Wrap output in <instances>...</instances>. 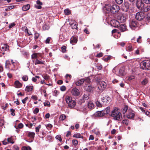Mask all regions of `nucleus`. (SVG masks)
Here are the masks:
<instances>
[{
    "mask_svg": "<svg viewBox=\"0 0 150 150\" xmlns=\"http://www.w3.org/2000/svg\"><path fill=\"white\" fill-rule=\"evenodd\" d=\"M111 116L115 120L119 121L122 119L121 113L116 109H115L112 111Z\"/></svg>",
    "mask_w": 150,
    "mask_h": 150,
    "instance_id": "nucleus-1",
    "label": "nucleus"
},
{
    "mask_svg": "<svg viewBox=\"0 0 150 150\" xmlns=\"http://www.w3.org/2000/svg\"><path fill=\"white\" fill-rule=\"evenodd\" d=\"M141 67L143 69H150V60H145L142 62L140 64Z\"/></svg>",
    "mask_w": 150,
    "mask_h": 150,
    "instance_id": "nucleus-2",
    "label": "nucleus"
},
{
    "mask_svg": "<svg viewBox=\"0 0 150 150\" xmlns=\"http://www.w3.org/2000/svg\"><path fill=\"white\" fill-rule=\"evenodd\" d=\"M98 88L100 91H103L106 88L107 86L106 83L103 81H98L97 83Z\"/></svg>",
    "mask_w": 150,
    "mask_h": 150,
    "instance_id": "nucleus-3",
    "label": "nucleus"
},
{
    "mask_svg": "<svg viewBox=\"0 0 150 150\" xmlns=\"http://www.w3.org/2000/svg\"><path fill=\"white\" fill-rule=\"evenodd\" d=\"M145 17V15L143 12H139L136 13L135 18L139 21H141Z\"/></svg>",
    "mask_w": 150,
    "mask_h": 150,
    "instance_id": "nucleus-4",
    "label": "nucleus"
},
{
    "mask_svg": "<svg viewBox=\"0 0 150 150\" xmlns=\"http://www.w3.org/2000/svg\"><path fill=\"white\" fill-rule=\"evenodd\" d=\"M120 8L119 6L116 4L111 6V13H115L117 12L119 10Z\"/></svg>",
    "mask_w": 150,
    "mask_h": 150,
    "instance_id": "nucleus-5",
    "label": "nucleus"
},
{
    "mask_svg": "<svg viewBox=\"0 0 150 150\" xmlns=\"http://www.w3.org/2000/svg\"><path fill=\"white\" fill-rule=\"evenodd\" d=\"M117 19L120 22L124 23L126 21V17L124 15L120 13L117 16Z\"/></svg>",
    "mask_w": 150,
    "mask_h": 150,
    "instance_id": "nucleus-6",
    "label": "nucleus"
},
{
    "mask_svg": "<svg viewBox=\"0 0 150 150\" xmlns=\"http://www.w3.org/2000/svg\"><path fill=\"white\" fill-rule=\"evenodd\" d=\"M136 6L139 10H142L144 7V4L141 0H137L136 2Z\"/></svg>",
    "mask_w": 150,
    "mask_h": 150,
    "instance_id": "nucleus-7",
    "label": "nucleus"
},
{
    "mask_svg": "<svg viewBox=\"0 0 150 150\" xmlns=\"http://www.w3.org/2000/svg\"><path fill=\"white\" fill-rule=\"evenodd\" d=\"M120 22L115 20H113L111 21L110 24L112 26L115 28H118L120 25Z\"/></svg>",
    "mask_w": 150,
    "mask_h": 150,
    "instance_id": "nucleus-8",
    "label": "nucleus"
},
{
    "mask_svg": "<svg viewBox=\"0 0 150 150\" xmlns=\"http://www.w3.org/2000/svg\"><path fill=\"white\" fill-rule=\"evenodd\" d=\"M137 24V22L135 20H132L130 21L129 26L132 29L134 30Z\"/></svg>",
    "mask_w": 150,
    "mask_h": 150,
    "instance_id": "nucleus-9",
    "label": "nucleus"
},
{
    "mask_svg": "<svg viewBox=\"0 0 150 150\" xmlns=\"http://www.w3.org/2000/svg\"><path fill=\"white\" fill-rule=\"evenodd\" d=\"M71 93L73 96H78L80 94L79 90L76 88H74L72 89Z\"/></svg>",
    "mask_w": 150,
    "mask_h": 150,
    "instance_id": "nucleus-10",
    "label": "nucleus"
},
{
    "mask_svg": "<svg viewBox=\"0 0 150 150\" xmlns=\"http://www.w3.org/2000/svg\"><path fill=\"white\" fill-rule=\"evenodd\" d=\"M104 11L105 13H109L111 12V6L110 5H105L104 8Z\"/></svg>",
    "mask_w": 150,
    "mask_h": 150,
    "instance_id": "nucleus-11",
    "label": "nucleus"
},
{
    "mask_svg": "<svg viewBox=\"0 0 150 150\" xmlns=\"http://www.w3.org/2000/svg\"><path fill=\"white\" fill-rule=\"evenodd\" d=\"M129 3L127 2H125L124 4V5L122 6V9L123 11L127 12L129 8Z\"/></svg>",
    "mask_w": 150,
    "mask_h": 150,
    "instance_id": "nucleus-12",
    "label": "nucleus"
},
{
    "mask_svg": "<svg viewBox=\"0 0 150 150\" xmlns=\"http://www.w3.org/2000/svg\"><path fill=\"white\" fill-rule=\"evenodd\" d=\"M110 100V98L108 96L104 97L102 98V101L105 103H106L108 102Z\"/></svg>",
    "mask_w": 150,
    "mask_h": 150,
    "instance_id": "nucleus-13",
    "label": "nucleus"
},
{
    "mask_svg": "<svg viewBox=\"0 0 150 150\" xmlns=\"http://www.w3.org/2000/svg\"><path fill=\"white\" fill-rule=\"evenodd\" d=\"M118 28L122 32L125 31L127 30L126 25L124 24H120Z\"/></svg>",
    "mask_w": 150,
    "mask_h": 150,
    "instance_id": "nucleus-14",
    "label": "nucleus"
},
{
    "mask_svg": "<svg viewBox=\"0 0 150 150\" xmlns=\"http://www.w3.org/2000/svg\"><path fill=\"white\" fill-rule=\"evenodd\" d=\"M76 104V102L74 100H73L71 102L69 103L68 105V107L71 108H74Z\"/></svg>",
    "mask_w": 150,
    "mask_h": 150,
    "instance_id": "nucleus-15",
    "label": "nucleus"
},
{
    "mask_svg": "<svg viewBox=\"0 0 150 150\" xmlns=\"http://www.w3.org/2000/svg\"><path fill=\"white\" fill-rule=\"evenodd\" d=\"M95 115L96 116L98 117H102L105 115L103 110L97 111L95 113Z\"/></svg>",
    "mask_w": 150,
    "mask_h": 150,
    "instance_id": "nucleus-16",
    "label": "nucleus"
},
{
    "mask_svg": "<svg viewBox=\"0 0 150 150\" xmlns=\"http://www.w3.org/2000/svg\"><path fill=\"white\" fill-rule=\"evenodd\" d=\"M127 117L129 119H132L134 117V114L132 112H128L127 115Z\"/></svg>",
    "mask_w": 150,
    "mask_h": 150,
    "instance_id": "nucleus-17",
    "label": "nucleus"
},
{
    "mask_svg": "<svg viewBox=\"0 0 150 150\" xmlns=\"http://www.w3.org/2000/svg\"><path fill=\"white\" fill-rule=\"evenodd\" d=\"M89 98L88 94H84L83 96V99L80 100L81 103H83L85 100H87Z\"/></svg>",
    "mask_w": 150,
    "mask_h": 150,
    "instance_id": "nucleus-18",
    "label": "nucleus"
},
{
    "mask_svg": "<svg viewBox=\"0 0 150 150\" xmlns=\"http://www.w3.org/2000/svg\"><path fill=\"white\" fill-rule=\"evenodd\" d=\"M72 100V97L70 96H67L65 98L66 103L68 104V105L69 103H70Z\"/></svg>",
    "mask_w": 150,
    "mask_h": 150,
    "instance_id": "nucleus-19",
    "label": "nucleus"
},
{
    "mask_svg": "<svg viewBox=\"0 0 150 150\" xmlns=\"http://www.w3.org/2000/svg\"><path fill=\"white\" fill-rule=\"evenodd\" d=\"M84 79H81L80 80L76 82L75 84L77 86H79L81 85L84 82Z\"/></svg>",
    "mask_w": 150,
    "mask_h": 150,
    "instance_id": "nucleus-20",
    "label": "nucleus"
},
{
    "mask_svg": "<svg viewBox=\"0 0 150 150\" xmlns=\"http://www.w3.org/2000/svg\"><path fill=\"white\" fill-rule=\"evenodd\" d=\"M70 41L71 44H73L74 43L77 42V39L75 37H72L71 38Z\"/></svg>",
    "mask_w": 150,
    "mask_h": 150,
    "instance_id": "nucleus-21",
    "label": "nucleus"
},
{
    "mask_svg": "<svg viewBox=\"0 0 150 150\" xmlns=\"http://www.w3.org/2000/svg\"><path fill=\"white\" fill-rule=\"evenodd\" d=\"M87 105L88 108L90 110L93 109L94 107L93 103L91 101L88 103Z\"/></svg>",
    "mask_w": 150,
    "mask_h": 150,
    "instance_id": "nucleus-22",
    "label": "nucleus"
},
{
    "mask_svg": "<svg viewBox=\"0 0 150 150\" xmlns=\"http://www.w3.org/2000/svg\"><path fill=\"white\" fill-rule=\"evenodd\" d=\"M8 46L6 44H4L2 45L1 50L3 51L8 50Z\"/></svg>",
    "mask_w": 150,
    "mask_h": 150,
    "instance_id": "nucleus-23",
    "label": "nucleus"
},
{
    "mask_svg": "<svg viewBox=\"0 0 150 150\" xmlns=\"http://www.w3.org/2000/svg\"><path fill=\"white\" fill-rule=\"evenodd\" d=\"M33 88V86H27L25 89V91L27 92L31 91H32Z\"/></svg>",
    "mask_w": 150,
    "mask_h": 150,
    "instance_id": "nucleus-24",
    "label": "nucleus"
},
{
    "mask_svg": "<svg viewBox=\"0 0 150 150\" xmlns=\"http://www.w3.org/2000/svg\"><path fill=\"white\" fill-rule=\"evenodd\" d=\"M15 87L16 88H19L21 87L22 86V84L19 82L18 81H16L15 82Z\"/></svg>",
    "mask_w": 150,
    "mask_h": 150,
    "instance_id": "nucleus-25",
    "label": "nucleus"
},
{
    "mask_svg": "<svg viewBox=\"0 0 150 150\" xmlns=\"http://www.w3.org/2000/svg\"><path fill=\"white\" fill-rule=\"evenodd\" d=\"M93 88L92 86L91 85L86 86H85V89L88 92H91Z\"/></svg>",
    "mask_w": 150,
    "mask_h": 150,
    "instance_id": "nucleus-26",
    "label": "nucleus"
},
{
    "mask_svg": "<svg viewBox=\"0 0 150 150\" xmlns=\"http://www.w3.org/2000/svg\"><path fill=\"white\" fill-rule=\"evenodd\" d=\"M45 62L43 61L42 60H39L38 59H37L35 62V65H37L38 64H44Z\"/></svg>",
    "mask_w": 150,
    "mask_h": 150,
    "instance_id": "nucleus-27",
    "label": "nucleus"
},
{
    "mask_svg": "<svg viewBox=\"0 0 150 150\" xmlns=\"http://www.w3.org/2000/svg\"><path fill=\"white\" fill-rule=\"evenodd\" d=\"M150 10V6H147L146 7H144L143 8L142 11H143V12H146Z\"/></svg>",
    "mask_w": 150,
    "mask_h": 150,
    "instance_id": "nucleus-28",
    "label": "nucleus"
},
{
    "mask_svg": "<svg viewBox=\"0 0 150 150\" xmlns=\"http://www.w3.org/2000/svg\"><path fill=\"white\" fill-rule=\"evenodd\" d=\"M30 8V5L28 4L23 6L22 8L23 10L24 11L28 10Z\"/></svg>",
    "mask_w": 150,
    "mask_h": 150,
    "instance_id": "nucleus-29",
    "label": "nucleus"
},
{
    "mask_svg": "<svg viewBox=\"0 0 150 150\" xmlns=\"http://www.w3.org/2000/svg\"><path fill=\"white\" fill-rule=\"evenodd\" d=\"M73 137L76 138H83V137L81 136L79 133H76L74 134Z\"/></svg>",
    "mask_w": 150,
    "mask_h": 150,
    "instance_id": "nucleus-30",
    "label": "nucleus"
},
{
    "mask_svg": "<svg viewBox=\"0 0 150 150\" xmlns=\"http://www.w3.org/2000/svg\"><path fill=\"white\" fill-rule=\"evenodd\" d=\"M70 24L72 29H76L78 28L77 25L76 23H70Z\"/></svg>",
    "mask_w": 150,
    "mask_h": 150,
    "instance_id": "nucleus-31",
    "label": "nucleus"
},
{
    "mask_svg": "<svg viewBox=\"0 0 150 150\" xmlns=\"http://www.w3.org/2000/svg\"><path fill=\"white\" fill-rule=\"evenodd\" d=\"M110 109V108L109 107H107L105 110H103L105 115L106 114H108L109 113Z\"/></svg>",
    "mask_w": 150,
    "mask_h": 150,
    "instance_id": "nucleus-32",
    "label": "nucleus"
},
{
    "mask_svg": "<svg viewBox=\"0 0 150 150\" xmlns=\"http://www.w3.org/2000/svg\"><path fill=\"white\" fill-rule=\"evenodd\" d=\"M129 120L126 119L123 120L122 122V123L124 125H128L129 124Z\"/></svg>",
    "mask_w": 150,
    "mask_h": 150,
    "instance_id": "nucleus-33",
    "label": "nucleus"
},
{
    "mask_svg": "<svg viewBox=\"0 0 150 150\" xmlns=\"http://www.w3.org/2000/svg\"><path fill=\"white\" fill-rule=\"evenodd\" d=\"M11 65L10 61L9 60H7L5 62V68H6L10 69L9 66Z\"/></svg>",
    "mask_w": 150,
    "mask_h": 150,
    "instance_id": "nucleus-34",
    "label": "nucleus"
},
{
    "mask_svg": "<svg viewBox=\"0 0 150 150\" xmlns=\"http://www.w3.org/2000/svg\"><path fill=\"white\" fill-rule=\"evenodd\" d=\"M66 117L65 115H61L59 118V120L60 121H63L65 119Z\"/></svg>",
    "mask_w": 150,
    "mask_h": 150,
    "instance_id": "nucleus-35",
    "label": "nucleus"
},
{
    "mask_svg": "<svg viewBox=\"0 0 150 150\" xmlns=\"http://www.w3.org/2000/svg\"><path fill=\"white\" fill-rule=\"evenodd\" d=\"M124 74V71L123 69H120L119 71L118 75L120 76H122Z\"/></svg>",
    "mask_w": 150,
    "mask_h": 150,
    "instance_id": "nucleus-36",
    "label": "nucleus"
},
{
    "mask_svg": "<svg viewBox=\"0 0 150 150\" xmlns=\"http://www.w3.org/2000/svg\"><path fill=\"white\" fill-rule=\"evenodd\" d=\"M35 133L33 132H28V136L30 138H34L35 137Z\"/></svg>",
    "mask_w": 150,
    "mask_h": 150,
    "instance_id": "nucleus-37",
    "label": "nucleus"
},
{
    "mask_svg": "<svg viewBox=\"0 0 150 150\" xmlns=\"http://www.w3.org/2000/svg\"><path fill=\"white\" fill-rule=\"evenodd\" d=\"M112 34L114 33H115V35L117 34H119V35L117 36L118 37H120V32H119L117 31V30L115 29L113 30L112 31Z\"/></svg>",
    "mask_w": 150,
    "mask_h": 150,
    "instance_id": "nucleus-38",
    "label": "nucleus"
},
{
    "mask_svg": "<svg viewBox=\"0 0 150 150\" xmlns=\"http://www.w3.org/2000/svg\"><path fill=\"white\" fill-rule=\"evenodd\" d=\"M128 109V106L127 105H125L124 108L122 110V113L123 114H125L127 111Z\"/></svg>",
    "mask_w": 150,
    "mask_h": 150,
    "instance_id": "nucleus-39",
    "label": "nucleus"
},
{
    "mask_svg": "<svg viewBox=\"0 0 150 150\" xmlns=\"http://www.w3.org/2000/svg\"><path fill=\"white\" fill-rule=\"evenodd\" d=\"M133 50V49L132 46L131 45H129L126 48V50L129 51H132Z\"/></svg>",
    "mask_w": 150,
    "mask_h": 150,
    "instance_id": "nucleus-40",
    "label": "nucleus"
},
{
    "mask_svg": "<svg viewBox=\"0 0 150 150\" xmlns=\"http://www.w3.org/2000/svg\"><path fill=\"white\" fill-rule=\"evenodd\" d=\"M73 144L75 146H76L78 144V141L76 139H73L72 140Z\"/></svg>",
    "mask_w": 150,
    "mask_h": 150,
    "instance_id": "nucleus-41",
    "label": "nucleus"
},
{
    "mask_svg": "<svg viewBox=\"0 0 150 150\" xmlns=\"http://www.w3.org/2000/svg\"><path fill=\"white\" fill-rule=\"evenodd\" d=\"M38 58L37 56V53H33L31 55V58L33 59H37Z\"/></svg>",
    "mask_w": 150,
    "mask_h": 150,
    "instance_id": "nucleus-42",
    "label": "nucleus"
},
{
    "mask_svg": "<svg viewBox=\"0 0 150 150\" xmlns=\"http://www.w3.org/2000/svg\"><path fill=\"white\" fill-rule=\"evenodd\" d=\"M64 12L65 14L67 15H68L70 14L71 13L69 9H66L64 10Z\"/></svg>",
    "mask_w": 150,
    "mask_h": 150,
    "instance_id": "nucleus-43",
    "label": "nucleus"
},
{
    "mask_svg": "<svg viewBox=\"0 0 150 150\" xmlns=\"http://www.w3.org/2000/svg\"><path fill=\"white\" fill-rule=\"evenodd\" d=\"M22 150H31V148L28 146H23L22 148Z\"/></svg>",
    "mask_w": 150,
    "mask_h": 150,
    "instance_id": "nucleus-44",
    "label": "nucleus"
},
{
    "mask_svg": "<svg viewBox=\"0 0 150 150\" xmlns=\"http://www.w3.org/2000/svg\"><path fill=\"white\" fill-rule=\"evenodd\" d=\"M148 80L147 79H144L142 82V85H145L147 83Z\"/></svg>",
    "mask_w": 150,
    "mask_h": 150,
    "instance_id": "nucleus-45",
    "label": "nucleus"
},
{
    "mask_svg": "<svg viewBox=\"0 0 150 150\" xmlns=\"http://www.w3.org/2000/svg\"><path fill=\"white\" fill-rule=\"evenodd\" d=\"M22 78L24 81H27L28 79V77L27 76L25 75L23 76Z\"/></svg>",
    "mask_w": 150,
    "mask_h": 150,
    "instance_id": "nucleus-46",
    "label": "nucleus"
},
{
    "mask_svg": "<svg viewBox=\"0 0 150 150\" xmlns=\"http://www.w3.org/2000/svg\"><path fill=\"white\" fill-rule=\"evenodd\" d=\"M7 142L12 144H13L14 143L13 139L11 137L8 138L7 139Z\"/></svg>",
    "mask_w": 150,
    "mask_h": 150,
    "instance_id": "nucleus-47",
    "label": "nucleus"
},
{
    "mask_svg": "<svg viewBox=\"0 0 150 150\" xmlns=\"http://www.w3.org/2000/svg\"><path fill=\"white\" fill-rule=\"evenodd\" d=\"M96 103L97 106L98 107H100L102 106V104L98 101H97L96 102Z\"/></svg>",
    "mask_w": 150,
    "mask_h": 150,
    "instance_id": "nucleus-48",
    "label": "nucleus"
},
{
    "mask_svg": "<svg viewBox=\"0 0 150 150\" xmlns=\"http://www.w3.org/2000/svg\"><path fill=\"white\" fill-rule=\"evenodd\" d=\"M55 138L56 139L58 140L60 142H61L62 141V139L60 135H57L55 137Z\"/></svg>",
    "mask_w": 150,
    "mask_h": 150,
    "instance_id": "nucleus-49",
    "label": "nucleus"
},
{
    "mask_svg": "<svg viewBox=\"0 0 150 150\" xmlns=\"http://www.w3.org/2000/svg\"><path fill=\"white\" fill-rule=\"evenodd\" d=\"M34 35V38L35 40L37 39L40 35L37 32H36L35 33Z\"/></svg>",
    "mask_w": 150,
    "mask_h": 150,
    "instance_id": "nucleus-50",
    "label": "nucleus"
},
{
    "mask_svg": "<svg viewBox=\"0 0 150 150\" xmlns=\"http://www.w3.org/2000/svg\"><path fill=\"white\" fill-rule=\"evenodd\" d=\"M142 37L141 36H139L138 38L137 39V42L139 43H140L142 42V40H141Z\"/></svg>",
    "mask_w": 150,
    "mask_h": 150,
    "instance_id": "nucleus-51",
    "label": "nucleus"
},
{
    "mask_svg": "<svg viewBox=\"0 0 150 150\" xmlns=\"http://www.w3.org/2000/svg\"><path fill=\"white\" fill-rule=\"evenodd\" d=\"M61 49L62 52L64 53L66 51V47L65 46H63L62 47Z\"/></svg>",
    "mask_w": 150,
    "mask_h": 150,
    "instance_id": "nucleus-52",
    "label": "nucleus"
},
{
    "mask_svg": "<svg viewBox=\"0 0 150 150\" xmlns=\"http://www.w3.org/2000/svg\"><path fill=\"white\" fill-rule=\"evenodd\" d=\"M84 82L88 83H89L90 82V79L89 77H88L84 80Z\"/></svg>",
    "mask_w": 150,
    "mask_h": 150,
    "instance_id": "nucleus-53",
    "label": "nucleus"
},
{
    "mask_svg": "<svg viewBox=\"0 0 150 150\" xmlns=\"http://www.w3.org/2000/svg\"><path fill=\"white\" fill-rule=\"evenodd\" d=\"M116 3L119 4H120L123 2V0H115Z\"/></svg>",
    "mask_w": 150,
    "mask_h": 150,
    "instance_id": "nucleus-54",
    "label": "nucleus"
},
{
    "mask_svg": "<svg viewBox=\"0 0 150 150\" xmlns=\"http://www.w3.org/2000/svg\"><path fill=\"white\" fill-rule=\"evenodd\" d=\"M39 111V109L38 108H36L33 111V113L35 114H37Z\"/></svg>",
    "mask_w": 150,
    "mask_h": 150,
    "instance_id": "nucleus-55",
    "label": "nucleus"
},
{
    "mask_svg": "<svg viewBox=\"0 0 150 150\" xmlns=\"http://www.w3.org/2000/svg\"><path fill=\"white\" fill-rule=\"evenodd\" d=\"M60 89L62 91H64L66 90V88L64 86H63L60 87Z\"/></svg>",
    "mask_w": 150,
    "mask_h": 150,
    "instance_id": "nucleus-56",
    "label": "nucleus"
},
{
    "mask_svg": "<svg viewBox=\"0 0 150 150\" xmlns=\"http://www.w3.org/2000/svg\"><path fill=\"white\" fill-rule=\"evenodd\" d=\"M28 99V97H26L24 99L22 100V102L24 104L25 103L26 100H27Z\"/></svg>",
    "mask_w": 150,
    "mask_h": 150,
    "instance_id": "nucleus-57",
    "label": "nucleus"
},
{
    "mask_svg": "<svg viewBox=\"0 0 150 150\" xmlns=\"http://www.w3.org/2000/svg\"><path fill=\"white\" fill-rule=\"evenodd\" d=\"M23 125L21 123H19L18 126V127L19 128L21 129L23 128Z\"/></svg>",
    "mask_w": 150,
    "mask_h": 150,
    "instance_id": "nucleus-58",
    "label": "nucleus"
},
{
    "mask_svg": "<svg viewBox=\"0 0 150 150\" xmlns=\"http://www.w3.org/2000/svg\"><path fill=\"white\" fill-rule=\"evenodd\" d=\"M11 115L13 116H14L15 115V113H14L15 110L13 109H11Z\"/></svg>",
    "mask_w": 150,
    "mask_h": 150,
    "instance_id": "nucleus-59",
    "label": "nucleus"
},
{
    "mask_svg": "<svg viewBox=\"0 0 150 150\" xmlns=\"http://www.w3.org/2000/svg\"><path fill=\"white\" fill-rule=\"evenodd\" d=\"M111 56H108L106 58H105L104 60L105 62H107L110 59Z\"/></svg>",
    "mask_w": 150,
    "mask_h": 150,
    "instance_id": "nucleus-60",
    "label": "nucleus"
},
{
    "mask_svg": "<svg viewBox=\"0 0 150 150\" xmlns=\"http://www.w3.org/2000/svg\"><path fill=\"white\" fill-rule=\"evenodd\" d=\"M50 40V38L48 37L45 40V42L46 43H49Z\"/></svg>",
    "mask_w": 150,
    "mask_h": 150,
    "instance_id": "nucleus-61",
    "label": "nucleus"
},
{
    "mask_svg": "<svg viewBox=\"0 0 150 150\" xmlns=\"http://www.w3.org/2000/svg\"><path fill=\"white\" fill-rule=\"evenodd\" d=\"M33 99L37 100H38V97L36 96H32L31 97Z\"/></svg>",
    "mask_w": 150,
    "mask_h": 150,
    "instance_id": "nucleus-62",
    "label": "nucleus"
},
{
    "mask_svg": "<svg viewBox=\"0 0 150 150\" xmlns=\"http://www.w3.org/2000/svg\"><path fill=\"white\" fill-rule=\"evenodd\" d=\"M35 7L38 9H40L42 8V6L41 5H35Z\"/></svg>",
    "mask_w": 150,
    "mask_h": 150,
    "instance_id": "nucleus-63",
    "label": "nucleus"
},
{
    "mask_svg": "<svg viewBox=\"0 0 150 150\" xmlns=\"http://www.w3.org/2000/svg\"><path fill=\"white\" fill-rule=\"evenodd\" d=\"M15 24L13 23H11L10 24V25H9V28H12V27H13L15 25Z\"/></svg>",
    "mask_w": 150,
    "mask_h": 150,
    "instance_id": "nucleus-64",
    "label": "nucleus"
}]
</instances>
